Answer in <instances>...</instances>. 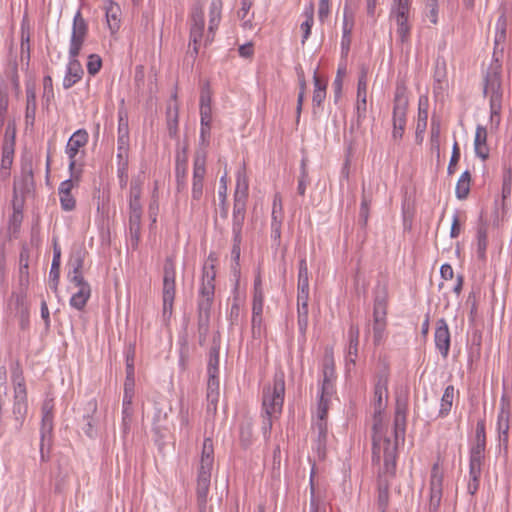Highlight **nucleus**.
<instances>
[{
	"label": "nucleus",
	"instance_id": "obj_55",
	"mask_svg": "<svg viewBox=\"0 0 512 512\" xmlns=\"http://www.w3.org/2000/svg\"><path fill=\"white\" fill-rule=\"evenodd\" d=\"M140 222L138 220L137 223L132 221V218H129V238L133 248L138 246L139 238H140Z\"/></svg>",
	"mask_w": 512,
	"mask_h": 512
},
{
	"label": "nucleus",
	"instance_id": "obj_13",
	"mask_svg": "<svg viewBox=\"0 0 512 512\" xmlns=\"http://www.w3.org/2000/svg\"><path fill=\"white\" fill-rule=\"evenodd\" d=\"M443 473L439 468V464L435 463L431 469L430 475V498L429 511L437 512L442 500Z\"/></svg>",
	"mask_w": 512,
	"mask_h": 512
},
{
	"label": "nucleus",
	"instance_id": "obj_63",
	"mask_svg": "<svg viewBox=\"0 0 512 512\" xmlns=\"http://www.w3.org/2000/svg\"><path fill=\"white\" fill-rule=\"evenodd\" d=\"M60 279V265L51 264L50 272H49V281L51 289L54 291L57 290L58 283Z\"/></svg>",
	"mask_w": 512,
	"mask_h": 512
},
{
	"label": "nucleus",
	"instance_id": "obj_22",
	"mask_svg": "<svg viewBox=\"0 0 512 512\" xmlns=\"http://www.w3.org/2000/svg\"><path fill=\"white\" fill-rule=\"evenodd\" d=\"M388 380L386 376L379 377L377 383L374 387V414L375 421L377 420V415H380L386 406V400L388 396Z\"/></svg>",
	"mask_w": 512,
	"mask_h": 512
},
{
	"label": "nucleus",
	"instance_id": "obj_28",
	"mask_svg": "<svg viewBox=\"0 0 512 512\" xmlns=\"http://www.w3.org/2000/svg\"><path fill=\"white\" fill-rule=\"evenodd\" d=\"M474 150L476 156L482 160H486L489 156V148L487 145V130L482 125H478L476 127Z\"/></svg>",
	"mask_w": 512,
	"mask_h": 512
},
{
	"label": "nucleus",
	"instance_id": "obj_51",
	"mask_svg": "<svg viewBox=\"0 0 512 512\" xmlns=\"http://www.w3.org/2000/svg\"><path fill=\"white\" fill-rule=\"evenodd\" d=\"M275 220H278L280 222H282L283 220V203L280 193L274 194L272 202L271 221Z\"/></svg>",
	"mask_w": 512,
	"mask_h": 512
},
{
	"label": "nucleus",
	"instance_id": "obj_48",
	"mask_svg": "<svg viewBox=\"0 0 512 512\" xmlns=\"http://www.w3.org/2000/svg\"><path fill=\"white\" fill-rule=\"evenodd\" d=\"M208 375H219V348L212 347L209 352V360L207 365Z\"/></svg>",
	"mask_w": 512,
	"mask_h": 512
},
{
	"label": "nucleus",
	"instance_id": "obj_62",
	"mask_svg": "<svg viewBox=\"0 0 512 512\" xmlns=\"http://www.w3.org/2000/svg\"><path fill=\"white\" fill-rule=\"evenodd\" d=\"M264 293H253L252 314L263 313Z\"/></svg>",
	"mask_w": 512,
	"mask_h": 512
},
{
	"label": "nucleus",
	"instance_id": "obj_52",
	"mask_svg": "<svg viewBox=\"0 0 512 512\" xmlns=\"http://www.w3.org/2000/svg\"><path fill=\"white\" fill-rule=\"evenodd\" d=\"M245 216H233L232 223V233H233V241L235 242V248L238 247V244H241V232L244 223Z\"/></svg>",
	"mask_w": 512,
	"mask_h": 512
},
{
	"label": "nucleus",
	"instance_id": "obj_33",
	"mask_svg": "<svg viewBox=\"0 0 512 512\" xmlns=\"http://www.w3.org/2000/svg\"><path fill=\"white\" fill-rule=\"evenodd\" d=\"M238 282L235 284V287L233 289V302L230 307L229 312V321L232 325H237L240 319L241 314V306L243 304V297L240 295L238 290Z\"/></svg>",
	"mask_w": 512,
	"mask_h": 512
},
{
	"label": "nucleus",
	"instance_id": "obj_8",
	"mask_svg": "<svg viewBox=\"0 0 512 512\" xmlns=\"http://www.w3.org/2000/svg\"><path fill=\"white\" fill-rule=\"evenodd\" d=\"M33 185L32 164L26 163L22 166L20 179L14 181L12 199V208L14 211L23 212L26 195L31 192Z\"/></svg>",
	"mask_w": 512,
	"mask_h": 512
},
{
	"label": "nucleus",
	"instance_id": "obj_46",
	"mask_svg": "<svg viewBox=\"0 0 512 512\" xmlns=\"http://www.w3.org/2000/svg\"><path fill=\"white\" fill-rule=\"evenodd\" d=\"M117 138H129L128 114L125 109L118 110Z\"/></svg>",
	"mask_w": 512,
	"mask_h": 512
},
{
	"label": "nucleus",
	"instance_id": "obj_36",
	"mask_svg": "<svg viewBox=\"0 0 512 512\" xmlns=\"http://www.w3.org/2000/svg\"><path fill=\"white\" fill-rule=\"evenodd\" d=\"M454 394H455L454 386L448 385L445 388L442 398H441L438 417L444 418L450 413L452 405H453Z\"/></svg>",
	"mask_w": 512,
	"mask_h": 512
},
{
	"label": "nucleus",
	"instance_id": "obj_60",
	"mask_svg": "<svg viewBox=\"0 0 512 512\" xmlns=\"http://www.w3.org/2000/svg\"><path fill=\"white\" fill-rule=\"evenodd\" d=\"M59 200L62 210L66 212L72 211L76 207V200L72 194L60 195Z\"/></svg>",
	"mask_w": 512,
	"mask_h": 512
},
{
	"label": "nucleus",
	"instance_id": "obj_19",
	"mask_svg": "<svg viewBox=\"0 0 512 512\" xmlns=\"http://www.w3.org/2000/svg\"><path fill=\"white\" fill-rule=\"evenodd\" d=\"M510 413L504 405L501 406L497 415V433L500 449L507 451L509 445Z\"/></svg>",
	"mask_w": 512,
	"mask_h": 512
},
{
	"label": "nucleus",
	"instance_id": "obj_20",
	"mask_svg": "<svg viewBox=\"0 0 512 512\" xmlns=\"http://www.w3.org/2000/svg\"><path fill=\"white\" fill-rule=\"evenodd\" d=\"M223 2L222 0H212L209 6V26L205 39V46L213 41L215 31L221 21Z\"/></svg>",
	"mask_w": 512,
	"mask_h": 512
},
{
	"label": "nucleus",
	"instance_id": "obj_54",
	"mask_svg": "<svg viewBox=\"0 0 512 512\" xmlns=\"http://www.w3.org/2000/svg\"><path fill=\"white\" fill-rule=\"evenodd\" d=\"M14 144L13 142L4 141L2 147V167L8 168L13 159Z\"/></svg>",
	"mask_w": 512,
	"mask_h": 512
},
{
	"label": "nucleus",
	"instance_id": "obj_7",
	"mask_svg": "<svg viewBox=\"0 0 512 512\" xmlns=\"http://www.w3.org/2000/svg\"><path fill=\"white\" fill-rule=\"evenodd\" d=\"M176 269L174 261L171 258H167L163 268V288H162V320L167 323L173 312V305L176 293Z\"/></svg>",
	"mask_w": 512,
	"mask_h": 512
},
{
	"label": "nucleus",
	"instance_id": "obj_59",
	"mask_svg": "<svg viewBox=\"0 0 512 512\" xmlns=\"http://www.w3.org/2000/svg\"><path fill=\"white\" fill-rule=\"evenodd\" d=\"M101 65H102V60H101L100 56H98L96 54H91L88 57L87 71L90 75L97 74L101 68Z\"/></svg>",
	"mask_w": 512,
	"mask_h": 512
},
{
	"label": "nucleus",
	"instance_id": "obj_42",
	"mask_svg": "<svg viewBox=\"0 0 512 512\" xmlns=\"http://www.w3.org/2000/svg\"><path fill=\"white\" fill-rule=\"evenodd\" d=\"M355 23L353 10L345 4L343 10L342 36H351Z\"/></svg>",
	"mask_w": 512,
	"mask_h": 512
},
{
	"label": "nucleus",
	"instance_id": "obj_1",
	"mask_svg": "<svg viewBox=\"0 0 512 512\" xmlns=\"http://www.w3.org/2000/svg\"><path fill=\"white\" fill-rule=\"evenodd\" d=\"M407 399L398 397L394 418V427L390 432H383L380 420L373 425V461L384 459L387 473L393 474L396 468L397 447L399 440H404L406 425Z\"/></svg>",
	"mask_w": 512,
	"mask_h": 512
},
{
	"label": "nucleus",
	"instance_id": "obj_53",
	"mask_svg": "<svg viewBox=\"0 0 512 512\" xmlns=\"http://www.w3.org/2000/svg\"><path fill=\"white\" fill-rule=\"evenodd\" d=\"M307 185H308V171L306 168L305 159L303 158L301 161L300 176H299L298 186H297V191H298L299 195H301V196L305 195Z\"/></svg>",
	"mask_w": 512,
	"mask_h": 512
},
{
	"label": "nucleus",
	"instance_id": "obj_58",
	"mask_svg": "<svg viewBox=\"0 0 512 512\" xmlns=\"http://www.w3.org/2000/svg\"><path fill=\"white\" fill-rule=\"evenodd\" d=\"M53 97H54V92H53L52 78L47 75L43 78L42 98H43V101H45L48 104Z\"/></svg>",
	"mask_w": 512,
	"mask_h": 512
},
{
	"label": "nucleus",
	"instance_id": "obj_12",
	"mask_svg": "<svg viewBox=\"0 0 512 512\" xmlns=\"http://www.w3.org/2000/svg\"><path fill=\"white\" fill-rule=\"evenodd\" d=\"M204 12L201 7L195 6L191 13V24H190V44L193 45V53L198 54L199 45H205L204 38Z\"/></svg>",
	"mask_w": 512,
	"mask_h": 512
},
{
	"label": "nucleus",
	"instance_id": "obj_9",
	"mask_svg": "<svg viewBox=\"0 0 512 512\" xmlns=\"http://www.w3.org/2000/svg\"><path fill=\"white\" fill-rule=\"evenodd\" d=\"M410 17V0H393L390 19L397 25V35L402 43L409 39L410 26L408 20Z\"/></svg>",
	"mask_w": 512,
	"mask_h": 512
},
{
	"label": "nucleus",
	"instance_id": "obj_23",
	"mask_svg": "<svg viewBox=\"0 0 512 512\" xmlns=\"http://www.w3.org/2000/svg\"><path fill=\"white\" fill-rule=\"evenodd\" d=\"M367 75L362 72L358 78L357 83V103L356 113L358 120L365 118L367 111Z\"/></svg>",
	"mask_w": 512,
	"mask_h": 512
},
{
	"label": "nucleus",
	"instance_id": "obj_41",
	"mask_svg": "<svg viewBox=\"0 0 512 512\" xmlns=\"http://www.w3.org/2000/svg\"><path fill=\"white\" fill-rule=\"evenodd\" d=\"M248 188V179L244 170H238L236 174V189L234 198H247Z\"/></svg>",
	"mask_w": 512,
	"mask_h": 512
},
{
	"label": "nucleus",
	"instance_id": "obj_40",
	"mask_svg": "<svg viewBox=\"0 0 512 512\" xmlns=\"http://www.w3.org/2000/svg\"><path fill=\"white\" fill-rule=\"evenodd\" d=\"M334 369L333 366L328 364L324 365L323 368V380L321 384L320 392L323 394L331 395L333 392V380H334Z\"/></svg>",
	"mask_w": 512,
	"mask_h": 512
},
{
	"label": "nucleus",
	"instance_id": "obj_49",
	"mask_svg": "<svg viewBox=\"0 0 512 512\" xmlns=\"http://www.w3.org/2000/svg\"><path fill=\"white\" fill-rule=\"evenodd\" d=\"M330 395L320 392V399L316 410V421L327 422V411Z\"/></svg>",
	"mask_w": 512,
	"mask_h": 512
},
{
	"label": "nucleus",
	"instance_id": "obj_18",
	"mask_svg": "<svg viewBox=\"0 0 512 512\" xmlns=\"http://www.w3.org/2000/svg\"><path fill=\"white\" fill-rule=\"evenodd\" d=\"M434 342L441 356L446 358L450 350V331L444 318L438 319L436 322Z\"/></svg>",
	"mask_w": 512,
	"mask_h": 512
},
{
	"label": "nucleus",
	"instance_id": "obj_10",
	"mask_svg": "<svg viewBox=\"0 0 512 512\" xmlns=\"http://www.w3.org/2000/svg\"><path fill=\"white\" fill-rule=\"evenodd\" d=\"M501 65L496 60L494 63H491L489 66L486 76H485V85H484V94L489 96L490 104H494V108H498V104L502 102V86H501Z\"/></svg>",
	"mask_w": 512,
	"mask_h": 512
},
{
	"label": "nucleus",
	"instance_id": "obj_25",
	"mask_svg": "<svg viewBox=\"0 0 512 512\" xmlns=\"http://www.w3.org/2000/svg\"><path fill=\"white\" fill-rule=\"evenodd\" d=\"M359 327L357 325H350L348 330V347L346 351V365H355L358 357L359 346Z\"/></svg>",
	"mask_w": 512,
	"mask_h": 512
},
{
	"label": "nucleus",
	"instance_id": "obj_30",
	"mask_svg": "<svg viewBox=\"0 0 512 512\" xmlns=\"http://www.w3.org/2000/svg\"><path fill=\"white\" fill-rule=\"evenodd\" d=\"M83 258L77 256L73 260V270L69 272L68 279L76 288L90 286L82 275Z\"/></svg>",
	"mask_w": 512,
	"mask_h": 512
},
{
	"label": "nucleus",
	"instance_id": "obj_4",
	"mask_svg": "<svg viewBox=\"0 0 512 512\" xmlns=\"http://www.w3.org/2000/svg\"><path fill=\"white\" fill-rule=\"evenodd\" d=\"M285 376L283 372L274 375L273 383L266 385L262 393V413L280 416L284 403Z\"/></svg>",
	"mask_w": 512,
	"mask_h": 512
},
{
	"label": "nucleus",
	"instance_id": "obj_2",
	"mask_svg": "<svg viewBox=\"0 0 512 512\" xmlns=\"http://www.w3.org/2000/svg\"><path fill=\"white\" fill-rule=\"evenodd\" d=\"M88 35V24L82 17L81 10L78 9L73 17L72 31L69 42V63L67 65L66 74L63 78V87L71 88L77 83L83 75V70L77 57L81 51L84 41Z\"/></svg>",
	"mask_w": 512,
	"mask_h": 512
},
{
	"label": "nucleus",
	"instance_id": "obj_24",
	"mask_svg": "<svg viewBox=\"0 0 512 512\" xmlns=\"http://www.w3.org/2000/svg\"><path fill=\"white\" fill-rule=\"evenodd\" d=\"M313 431L316 433V440L313 449L316 451L318 458L323 459L326 454L328 438L327 422L315 421L313 423Z\"/></svg>",
	"mask_w": 512,
	"mask_h": 512
},
{
	"label": "nucleus",
	"instance_id": "obj_57",
	"mask_svg": "<svg viewBox=\"0 0 512 512\" xmlns=\"http://www.w3.org/2000/svg\"><path fill=\"white\" fill-rule=\"evenodd\" d=\"M21 52L27 53V58L30 57V33L29 29L25 27L24 23L21 25Z\"/></svg>",
	"mask_w": 512,
	"mask_h": 512
},
{
	"label": "nucleus",
	"instance_id": "obj_14",
	"mask_svg": "<svg viewBox=\"0 0 512 512\" xmlns=\"http://www.w3.org/2000/svg\"><path fill=\"white\" fill-rule=\"evenodd\" d=\"M102 9L105 13L106 25L111 35L117 34L122 23V10L120 5L114 0H103Z\"/></svg>",
	"mask_w": 512,
	"mask_h": 512
},
{
	"label": "nucleus",
	"instance_id": "obj_27",
	"mask_svg": "<svg viewBox=\"0 0 512 512\" xmlns=\"http://www.w3.org/2000/svg\"><path fill=\"white\" fill-rule=\"evenodd\" d=\"M200 142L206 144L209 142L211 123H212V106L200 105Z\"/></svg>",
	"mask_w": 512,
	"mask_h": 512
},
{
	"label": "nucleus",
	"instance_id": "obj_61",
	"mask_svg": "<svg viewBox=\"0 0 512 512\" xmlns=\"http://www.w3.org/2000/svg\"><path fill=\"white\" fill-rule=\"evenodd\" d=\"M428 8L427 17L432 24L438 22V3L437 0H427L426 4Z\"/></svg>",
	"mask_w": 512,
	"mask_h": 512
},
{
	"label": "nucleus",
	"instance_id": "obj_44",
	"mask_svg": "<svg viewBox=\"0 0 512 512\" xmlns=\"http://www.w3.org/2000/svg\"><path fill=\"white\" fill-rule=\"evenodd\" d=\"M265 330L263 313L252 314L251 331L253 338L260 339L265 334Z\"/></svg>",
	"mask_w": 512,
	"mask_h": 512
},
{
	"label": "nucleus",
	"instance_id": "obj_31",
	"mask_svg": "<svg viewBox=\"0 0 512 512\" xmlns=\"http://www.w3.org/2000/svg\"><path fill=\"white\" fill-rule=\"evenodd\" d=\"M486 448V425L485 420L477 421L475 429V438L470 451L485 453Z\"/></svg>",
	"mask_w": 512,
	"mask_h": 512
},
{
	"label": "nucleus",
	"instance_id": "obj_15",
	"mask_svg": "<svg viewBox=\"0 0 512 512\" xmlns=\"http://www.w3.org/2000/svg\"><path fill=\"white\" fill-rule=\"evenodd\" d=\"M407 101L404 98L395 97L393 107V131L392 137L397 140L401 139L406 126Z\"/></svg>",
	"mask_w": 512,
	"mask_h": 512
},
{
	"label": "nucleus",
	"instance_id": "obj_32",
	"mask_svg": "<svg viewBox=\"0 0 512 512\" xmlns=\"http://www.w3.org/2000/svg\"><path fill=\"white\" fill-rule=\"evenodd\" d=\"M77 289V292L72 294L69 300V304L72 308L80 311L86 306L91 296V287L84 286V288L80 287Z\"/></svg>",
	"mask_w": 512,
	"mask_h": 512
},
{
	"label": "nucleus",
	"instance_id": "obj_45",
	"mask_svg": "<svg viewBox=\"0 0 512 512\" xmlns=\"http://www.w3.org/2000/svg\"><path fill=\"white\" fill-rule=\"evenodd\" d=\"M481 473L482 468L469 467V480L467 484V491L469 494L474 495L478 491Z\"/></svg>",
	"mask_w": 512,
	"mask_h": 512
},
{
	"label": "nucleus",
	"instance_id": "obj_3",
	"mask_svg": "<svg viewBox=\"0 0 512 512\" xmlns=\"http://www.w3.org/2000/svg\"><path fill=\"white\" fill-rule=\"evenodd\" d=\"M214 464V447L211 438L206 437L203 441L200 463L197 472L196 494L199 508L205 509L210 483L211 472Z\"/></svg>",
	"mask_w": 512,
	"mask_h": 512
},
{
	"label": "nucleus",
	"instance_id": "obj_39",
	"mask_svg": "<svg viewBox=\"0 0 512 512\" xmlns=\"http://www.w3.org/2000/svg\"><path fill=\"white\" fill-rule=\"evenodd\" d=\"M506 30H507V17L504 13H502L495 25V46L498 47L499 45H502L506 41Z\"/></svg>",
	"mask_w": 512,
	"mask_h": 512
},
{
	"label": "nucleus",
	"instance_id": "obj_37",
	"mask_svg": "<svg viewBox=\"0 0 512 512\" xmlns=\"http://www.w3.org/2000/svg\"><path fill=\"white\" fill-rule=\"evenodd\" d=\"M476 252L480 259H485L486 250L488 246L487 227L484 224H480L477 227L476 232Z\"/></svg>",
	"mask_w": 512,
	"mask_h": 512
},
{
	"label": "nucleus",
	"instance_id": "obj_50",
	"mask_svg": "<svg viewBox=\"0 0 512 512\" xmlns=\"http://www.w3.org/2000/svg\"><path fill=\"white\" fill-rule=\"evenodd\" d=\"M203 188L204 181H192V189H191V208L193 210L197 209L198 202L201 200L203 196Z\"/></svg>",
	"mask_w": 512,
	"mask_h": 512
},
{
	"label": "nucleus",
	"instance_id": "obj_56",
	"mask_svg": "<svg viewBox=\"0 0 512 512\" xmlns=\"http://www.w3.org/2000/svg\"><path fill=\"white\" fill-rule=\"evenodd\" d=\"M134 395H135V375H132L130 373L129 375H126V378H125L123 399L133 400Z\"/></svg>",
	"mask_w": 512,
	"mask_h": 512
},
{
	"label": "nucleus",
	"instance_id": "obj_43",
	"mask_svg": "<svg viewBox=\"0 0 512 512\" xmlns=\"http://www.w3.org/2000/svg\"><path fill=\"white\" fill-rule=\"evenodd\" d=\"M427 121H428V107L427 103L422 102L420 100L419 102V108H418V118H417V125H416V136L418 137L420 134H423L427 128Z\"/></svg>",
	"mask_w": 512,
	"mask_h": 512
},
{
	"label": "nucleus",
	"instance_id": "obj_34",
	"mask_svg": "<svg viewBox=\"0 0 512 512\" xmlns=\"http://www.w3.org/2000/svg\"><path fill=\"white\" fill-rule=\"evenodd\" d=\"M206 175V153L197 152L193 160L192 181H204Z\"/></svg>",
	"mask_w": 512,
	"mask_h": 512
},
{
	"label": "nucleus",
	"instance_id": "obj_29",
	"mask_svg": "<svg viewBox=\"0 0 512 512\" xmlns=\"http://www.w3.org/2000/svg\"><path fill=\"white\" fill-rule=\"evenodd\" d=\"M26 112L25 118L27 122L33 124L36 115L37 102H36V88L32 83L26 84Z\"/></svg>",
	"mask_w": 512,
	"mask_h": 512
},
{
	"label": "nucleus",
	"instance_id": "obj_17",
	"mask_svg": "<svg viewBox=\"0 0 512 512\" xmlns=\"http://www.w3.org/2000/svg\"><path fill=\"white\" fill-rule=\"evenodd\" d=\"M88 133L85 129H78L69 138L65 152L69 158V169L73 170L76 163V155L81 147H84L88 142Z\"/></svg>",
	"mask_w": 512,
	"mask_h": 512
},
{
	"label": "nucleus",
	"instance_id": "obj_6",
	"mask_svg": "<svg viewBox=\"0 0 512 512\" xmlns=\"http://www.w3.org/2000/svg\"><path fill=\"white\" fill-rule=\"evenodd\" d=\"M12 382L14 385L12 413L15 420V427L16 429H20L28 411V403L25 381L18 366L12 371Z\"/></svg>",
	"mask_w": 512,
	"mask_h": 512
},
{
	"label": "nucleus",
	"instance_id": "obj_38",
	"mask_svg": "<svg viewBox=\"0 0 512 512\" xmlns=\"http://www.w3.org/2000/svg\"><path fill=\"white\" fill-rule=\"evenodd\" d=\"M470 182L471 174L466 170L461 174L456 184L455 194L458 199L463 200L468 196L470 191Z\"/></svg>",
	"mask_w": 512,
	"mask_h": 512
},
{
	"label": "nucleus",
	"instance_id": "obj_11",
	"mask_svg": "<svg viewBox=\"0 0 512 512\" xmlns=\"http://www.w3.org/2000/svg\"><path fill=\"white\" fill-rule=\"evenodd\" d=\"M386 304L384 300L376 299L373 309L372 334L373 343L380 345L386 338Z\"/></svg>",
	"mask_w": 512,
	"mask_h": 512
},
{
	"label": "nucleus",
	"instance_id": "obj_26",
	"mask_svg": "<svg viewBox=\"0 0 512 512\" xmlns=\"http://www.w3.org/2000/svg\"><path fill=\"white\" fill-rule=\"evenodd\" d=\"M53 418L54 415H42V421H41V428H40V437H41V443H40V454H41V460L45 461L47 457L45 456L44 449L45 446L50 447L51 444V437H52V431H53Z\"/></svg>",
	"mask_w": 512,
	"mask_h": 512
},
{
	"label": "nucleus",
	"instance_id": "obj_35",
	"mask_svg": "<svg viewBox=\"0 0 512 512\" xmlns=\"http://www.w3.org/2000/svg\"><path fill=\"white\" fill-rule=\"evenodd\" d=\"M303 16L305 17V20L301 23L300 29L303 33L301 43L305 44L311 34V28L314 23V6L312 3L305 7Z\"/></svg>",
	"mask_w": 512,
	"mask_h": 512
},
{
	"label": "nucleus",
	"instance_id": "obj_5",
	"mask_svg": "<svg viewBox=\"0 0 512 512\" xmlns=\"http://www.w3.org/2000/svg\"><path fill=\"white\" fill-rule=\"evenodd\" d=\"M216 272L213 264L205 263L203 266V275L198 293V310L200 316L207 319L210 316L214 294H215Z\"/></svg>",
	"mask_w": 512,
	"mask_h": 512
},
{
	"label": "nucleus",
	"instance_id": "obj_64",
	"mask_svg": "<svg viewBox=\"0 0 512 512\" xmlns=\"http://www.w3.org/2000/svg\"><path fill=\"white\" fill-rule=\"evenodd\" d=\"M119 184L123 188L128 182V163H117Z\"/></svg>",
	"mask_w": 512,
	"mask_h": 512
},
{
	"label": "nucleus",
	"instance_id": "obj_16",
	"mask_svg": "<svg viewBox=\"0 0 512 512\" xmlns=\"http://www.w3.org/2000/svg\"><path fill=\"white\" fill-rule=\"evenodd\" d=\"M144 183V179L142 180L140 176L133 179L130 186V195H129V210L130 217L132 221L137 223L138 220H141L142 216V205L140 202L141 193H142V185Z\"/></svg>",
	"mask_w": 512,
	"mask_h": 512
},
{
	"label": "nucleus",
	"instance_id": "obj_47",
	"mask_svg": "<svg viewBox=\"0 0 512 512\" xmlns=\"http://www.w3.org/2000/svg\"><path fill=\"white\" fill-rule=\"evenodd\" d=\"M129 138H117V163H128Z\"/></svg>",
	"mask_w": 512,
	"mask_h": 512
},
{
	"label": "nucleus",
	"instance_id": "obj_21",
	"mask_svg": "<svg viewBox=\"0 0 512 512\" xmlns=\"http://www.w3.org/2000/svg\"><path fill=\"white\" fill-rule=\"evenodd\" d=\"M8 305L9 308L14 310L23 321L27 320L29 317V304L25 288H21L19 291L13 292Z\"/></svg>",
	"mask_w": 512,
	"mask_h": 512
}]
</instances>
